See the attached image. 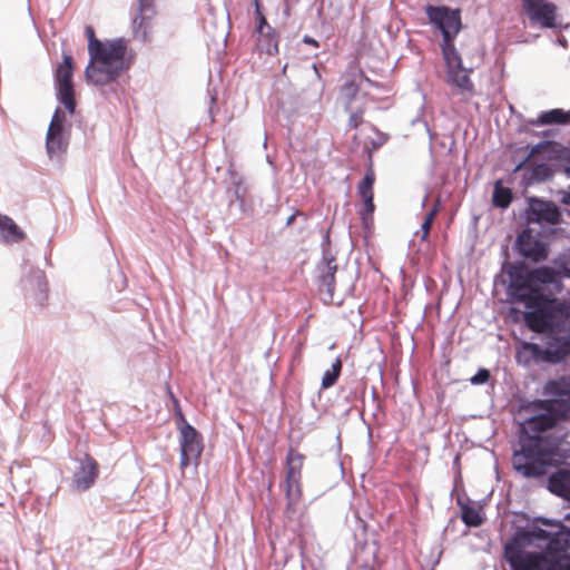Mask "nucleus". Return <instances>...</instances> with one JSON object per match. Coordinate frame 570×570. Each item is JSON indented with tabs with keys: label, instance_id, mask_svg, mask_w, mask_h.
Instances as JSON below:
<instances>
[{
	"label": "nucleus",
	"instance_id": "a211bd4d",
	"mask_svg": "<svg viewBox=\"0 0 570 570\" xmlns=\"http://www.w3.org/2000/svg\"><path fill=\"white\" fill-rule=\"evenodd\" d=\"M335 272L336 265L333 263V259H326L321 278V294L324 302L333 301V282Z\"/></svg>",
	"mask_w": 570,
	"mask_h": 570
},
{
	"label": "nucleus",
	"instance_id": "f8f14e48",
	"mask_svg": "<svg viewBox=\"0 0 570 570\" xmlns=\"http://www.w3.org/2000/svg\"><path fill=\"white\" fill-rule=\"evenodd\" d=\"M517 245L520 253L533 262L543 261L548 256L546 244L537 239L529 229L518 236Z\"/></svg>",
	"mask_w": 570,
	"mask_h": 570
},
{
	"label": "nucleus",
	"instance_id": "412c9836",
	"mask_svg": "<svg viewBox=\"0 0 570 570\" xmlns=\"http://www.w3.org/2000/svg\"><path fill=\"white\" fill-rule=\"evenodd\" d=\"M462 520L468 527H479L483 521L482 508L478 504L462 505Z\"/></svg>",
	"mask_w": 570,
	"mask_h": 570
},
{
	"label": "nucleus",
	"instance_id": "2eb2a0df",
	"mask_svg": "<svg viewBox=\"0 0 570 570\" xmlns=\"http://www.w3.org/2000/svg\"><path fill=\"white\" fill-rule=\"evenodd\" d=\"M373 89H379V86L363 75H358L353 82L344 83L341 89V97L346 105V109H348L350 102L357 97L358 91L374 98Z\"/></svg>",
	"mask_w": 570,
	"mask_h": 570
},
{
	"label": "nucleus",
	"instance_id": "6ab92c4d",
	"mask_svg": "<svg viewBox=\"0 0 570 570\" xmlns=\"http://www.w3.org/2000/svg\"><path fill=\"white\" fill-rule=\"evenodd\" d=\"M0 232L7 243H18L24 239L26 234L8 216L0 214Z\"/></svg>",
	"mask_w": 570,
	"mask_h": 570
},
{
	"label": "nucleus",
	"instance_id": "4be33fe9",
	"mask_svg": "<svg viewBox=\"0 0 570 570\" xmlns=\"http://www.w3.org/2000/svg\"><path fill=\"white\" fill-rule=\"evenodd\" d=\"M47 151L50 158L61 156L68 148V138L65 135H55L52 141H46Z\"/></svg>",
	"mask_w": 570,
	"mask_h": 570
},
{
	"label": "nucleus",
	"instance_id": "39448f33",
	"mask_svg": "<svg viewBox=\"0 0 570 570\" xmlns=\"http://www.w3.org/2000/svg\"><path fill=\"white\" fill-rule=\"evenodd\" d=\"M177 429L179 433L180 470L185 473L187 469L191 468L193 471L196 472L204 449L203 438L181 414L177 417Z\"/></svg>",
	"mask_w": 570,
	"mask_h": 570
},
{
	"label": "nucleus",
	"instance_id": "7ed1b4c3",
	"mask_svg": "<svg viewBox=\"0 0 570 570\" xmlns=\"http://www.w3.org/2000/svg\"><path fill=\"white\" fill-rule=\"evenodd\" d=\"M568 524L543 520L551 528H534L517 534L505 546V558L514 570H570V513L566 515Z\"/></svg>",
	"mask_w": 570,
	"mask_h": 570
},
{
	"label": "nucleus",
	"instance_id": "20e7f679",
	"mask_svg": "<svg viewBox=\"0 0 570 570\" xmlns=\"http://www.w3.org/2000/svg\"><path fill=\"white\" fill-rule=\"evenodd\" d=\"M96 50L89 55L86 68L89 82L104 86L115 81L129 67L127 61V41L124 39L96 42Z\"/></svg>",
	"mask_w": 570,
	"mask_h": 570
},
{
	"label": "nucleus",
	"instance_id": "5701e85b",
	"mask_svg": "<svg viewBox=\"0 0 570 570\" xmlns=\"http://www.w3.org/2000/svg\"><path fill=\"white\" fill-rule=\"evenodd\" d=\"M66 121V117L63 112L60 109H57L51 118L48 131H47V138L48 140L52 141V137L55 135H65L63 134V125Z\"/></svg>",
	"mask_w": 570,
	"mask_h": 570
},
{
	"label": "nucleus",
	"instance_id": "f257e3e1",
	"mask_svg": "<svg viewBox=\"0 0 570 570\" xmlns=\"http://www.w3.org/2000/svg\"><path fill=\"white\" fill-rule=\"evenodd\" d=\"M562 277L570 278V268L564 267L561 272L550 267L535 268L515 293L528 308L524 314L528 326L546 334L544 348L534 343H524L523 348L550 363H559L570 354V303H556L552 298L561 291Z\"/></svg>",
	"mask_w": 570,
	"mask_h": 570
},
{
	"label": "nucleus",
	"instance_id": "ddd939ff",
	"mask_svg": "<svg viewBox=\"0 0 570 570\" xmlns=\"http://www.w3.org/2000/svg\"><path fill=\"white\" fill-rule=\"evenodd\" d=\"M560 213L558 207L551 202L541 199H531L529 204V219L538 223L556 224L559 220Z\"/></svg>",
	"mask_w": 570,
	"mask_h": 570
},
{
	"label": "nucleus",
	"instance_id": "aec40b11",
	"mask_svg": "<svg viewBox=\"0 0 570 570\" xmlns=\"http://www.w3.org/2000/svg\"><path fill=\"white\" fill-rule=\"evenodd\" d=\"M373 184H374V175H373V173H367L358 185V194L364 202L366 212L370 214L374 209L373 191H372Z\"/></svg>",
	"mask_w": 570,
	"mask_h": 570
},
{
	"label": "nucleus",
	"instance_id": "7c9ffc66",
	"mask_svg": "<svg viewBox=\"0 0 570 570\" xmlns=\"http://www.w3.org/2000/svg\"><path fill=\"white\" fill-rule=\"evenodd\" d=\"M436 212H438V208H436V207H434V208H433V209H432V210L426 215V217L424 218V220H429V224H431V225H432V222H433V219H434V217H435Z\"/></svg>",
	"mask_w": 570,
	"mask_h": 570
},
{
	"label": "nucleus",
	"instance_id": "9d476101",
	"mask_svg": "<svg viewBox=\"0 0 570 570\" xmlns=\"http://www.w3.org/2000/svg\"><path fill=\"white\" fill-rule=\"evenodd\" d=\"M524 11L539 27L554 28L558 24L556 7L552 2H525Z\"/></svg>",
	"mask_w": 570,
	"mask_h": 570
},
{
	"label": "nucleus",
	"instance_id": "1a4fd4ad",
	"mask_svg": "<svg viewBox=\"0 0 570 570\" xmlns=\"http://www.w3.org/2000/svg\"><path fill=\"white\" fill-rule=\"evenodd\" d=\"M304 458L295 451L287 455L286 495L289 505H295L302 498L301 471Z\"/></svg>",
	"mask_w": 570,
	"mask_h": 570
},
{
	"label": "nucleus",
	"instance_id": "a878e982",
	"mask_svg": "<svg viewBox=\"0 0 570 570\" xmlns=\"http://www.w3.org/2000/svg\"><path fill=\"white\" fill-rule=\"evenodd\" d=\"M342 368V363L338 358L335 360V362L332 364L331 368L325 371L323 379H322V386L324 389H328L333 386L340 375Z\"/></svg>",
	"mask_w": 570,
	"mask_h": 570
},
{
	"label": "nucleus",
	"instance_id": "c756f323",
	"mask_svg": "<svg viewBox=\"0 0 570 570\" xmlns=\"http://www.w3.org/2000/svg\"><path fill=\"white\" fill-rule=\"evenodd\" d=\"M360 115L356 112H352L350 116V125L356 127L360 122Z\"/></svg>",
	"mask_w": 570,
	"mask_h": 570
},
{
	"label": "nucleus",
	"instance_id": "b1692460",
	"mask_svg": "<svg viewBox=\"0 0 570 570\" xmlns=\"http://www.w3.org/2000/svg\"><path fill=\"white\" fill-rule=\"evenodd\" d=\"M570 120V112H564L561 109H552L546 112H542L539 116V122L547 125L553 122H567Z\"/></svg>",
	"mask_w": 570,
	"mask_h": 570
},
{
	"label": "nucleus",
	"instance_id": "72a5a7b5",
	"mask_svg": "<svg viewBox=\"0 0 570 570\" xmlns=\"http://www.w3.org/2000/svg\"><path fill=\"white\" fill-rule=\"evenodd\" d=\"M142 4H144V1H140V2H139V6H138V9H139L140 11H142Z\"/></svg>",
	"mask_w": 570,
	"mask_h": 570
},
{
	"label": "nucleus",
	"instance_id": "dca6fc26",
	"mask_svg": "<svg viewBox=\"0 0 570 570\" xmlns=\"http://www.w3.org/2000/svg\"><path fill=\"white\" fill-rule=\"evenodd\" d=\"M549 490L570 500V469H562L552 474L549 479Z\"/></svg>",
	"mask_w": 570,
	"mask_h": 570
},
{
	"label": "nucleus",
	"instance_id": "c85d7f7f",
	"mask_svg": "<svg viewBox=\"0 0 570 570\" xmlns=\"http://www.w3.org/2000/svg\"><path fill=\"white\" fill-rule=\"evenodd\" d=\"M430 228H431V224H429V220H423V223L421 225L422 239H425L428 237Z\"/></svg>",
	"mask_w": 570,
	"mask_h": 570
},
{
	"label": "nucleus",
	"instance_id": "2f4dec72",
	"mask_svg": "<svg viewBox=\"0 0 570 570\" xmlns=\"http://www.w3.org/2000/svg\"><path fill=\"white\" fill-rule=\"evenodd\" d=\"M303 42H304V43H307V45H312L313 47H318L317 41H316V40H314V39H313V38H311V37H307V36L303 38Z\"/></svg>",
	"mask_w": 570,
	"mask_h": 570
},
{
	"label": "nucleus",
	"instance_id": "473e14b6",
	"mask_svg": "<svg viewBox=\"0 0 570 570\" xmlns=\"http://www.w3.org/2000/svg\"><path fill=\"white\" fill-rule=\"evenodd\" d=\"M562 202H563L564 204H569V205H570V194H566V195L563 196V198H562Z\"/></svg>",
	"mask_w": 570,
	"mask_h": 570
},
{
	"label": "nucleus",
	"instance_id": "bb28decb",
	"mask_svg": "<svg viewBox=\"0 0 570 570\" xmlns=\"http://www.w3.org/2000/svg\"><path fill=\"white\" fill-rule=\"evenodd\" d=\"M86 36L88 38V52L91 55L96 50V42H101L95 36V30L91 26L86 27Z\"/></svg>",
	"mask_w": 570,
	"mask_h": 570
},
{
	"label": "nucleus",
	"instance_id": "6e6552de",
	"mask_svg": "<svg viewBox=\"0 0 570 570\" xmlns=\"http://www.w3.org/2000/svg\"><path fill=\"white\" fill-rule=\"evenodd\" d=\"M72 75L73 59L70 55L65 53L62 62L59 63L56 69L55 80L57 85L58 99L70 114H72L76 109Z\"/></svg>",
	"mask_w": 570,
	"mask_h": 570
},
{
	"label": "nucleus",
	"instance_id": "0eeeda50",
	"mask_svg": "<svg viewBox=\"0 0 570 570\" xmlns=\"http://www.w3.org/2000/svg\"><path fill=\"white\" fill-rule=\"evenodd\" d=\"M443 59L446 67V81L449 85L462 91H471L470 68L463 67L460 53L453 43L441 45Z\"/></svg>",
	"mask_w": 570,
	"mask_h": 570
},
{
	"label": "nucleus",
	"instance_id": "f3484780",
	"mask_svg": "<svg viewBox=\"0 0 570 570\" xmlns=\"http://www.w3.org/2000/svg\"><path fill=\"white\" fill-rule=\"evenodd\" d=\"M27 291L39 305H43L48 296V283L42 272H36L28 281Z\"/></svg>",
	"mask_w": 570,
	"mask_h": 570
},
{
	"label": "nucleus",
	"instance_id": "9b49d317",
	"mask_svg": "<svg viewBox=\"0 0 570 570\" xmlns=\"http://www.w3.org/2000/svg\"><path fill=\"white\" fill-rule=\"evenodd\" d=\"M256 13L258 17L257 31V48L267 55H275L278 51V40L274 29L266 22L258 2H256Z\"/></svg>",
	"mask_w": 570,
	"mask_h": 570
},
{
	"label": "nucleus",
	"instance_id": "423d86ee",
	"mask_svg": "<svg viewBox=\"0 0 570 570\" xmlns=\"http://www.w3.org/2000/svg\"><path fill=\"white\" fill-rule=\"evenodd\" d=\"M426 14L430 22L442 32L441 45L453 43L462 28L460 10L444 4L428 6Z\"/></svg>",
	"mask_w": 570,
	"mask_h": 570
},
{
	"label": "nucleus",
	"instance_id": "393cba45",
	"mask_svg": "<svg viewBox=\"0 0 570 570\" xmlns=\"http://www.w3.org/2000/svg\"><path fill=\"white\" fill-rule=\"evenodd\" d=\"M512 195L509 188H505L498 181L494 186L493 203L498 207L505 208L510 205Z\"/></svg>",
	"mask_w": 570,
	"mask_h": 570
},
{
	"label": "nucleus",
	"instance_id": "f03ea898",
	"mask_svg": "<svg viewBox=\"0 0 570 570\" xmlns=\"http://www.w3.org/2000/svg\"><path fill=\"white\" fill-rule=\"evenodd\" d=\"M551 397L542 401L548 405V413L528 419L521 424V450L514 453L513 466L523 476H539L546 473L549 465H556L566 458L561 436H554L560 416L554 412L563 406L564 401L570 402V379L560 377L548 382L543 391ZM562 417H570V407L563 412Z\"/></svg>",
	"mask_w": 570,
	"mask_h": 570
},
{
	"label": "nucleus",
	"instance_id": "4468645a",
	"mask_svg": "<svg viewBox=\"0 0 570 570\" xmlns=\"http://www.w3.org/2000/svg\"><path fill=\"white\" fill-rule=\"evenodd\" d=\"M97 476L98 464L95 459L87 455L82 460L79 471L73 476L72 487L77 491H86L95 483Z\"/></svg>",
	"mask_w": 570,
	"mask_h": 570
},
{
	"label": "nucleus",
	"instance_id": "cd10ccee",
	"mask_svg": "<svg viewBox=\"0 0 570 570\" xmlns=\"http://www.w3.org/2000/svg\"><path fill=\"white\" fill-rule=\"evenodd\" d=\"M489 380V372L487 370H480L475 375L471 377V383L474 385L483 384Z\"/></svg>",
	"mask_w": 570,
	"mask_h": 570
}]
</instances>
